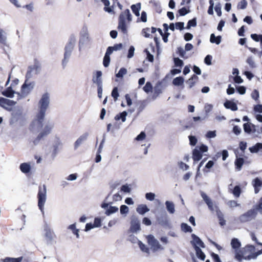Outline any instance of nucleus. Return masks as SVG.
<instances>
[{
  "mask_svg": "<svg viewBox=\"0 0 262 262\" xmlns=\"http://www.w3.org/2000/svg\"><path fill=\"white\" fill-rule=\"evenodd\" d=\"M130 190L131 188L127 184L123 185L121 187V191H123L125 193H129Z\"/></svg>",
  "mask_w": 262,
  "mask_h": 262,
  "instance_id": "680f3d73",
  "label": "nucleus"
},
{
  "mask_svg": "<svg viewBox=\"0 0 262 262\" xmlns=\"http://www.w3.org/2000/svg\"><path fill=\"white\" fill-rule=\"evenodd\" d=\"M89 136V133H85L80 136L74 143V148L76 149L84 141H85Z\"/></svg>",
  "mask_w": 262,
  "mask_h": 262,
  "instance_id": "412c9836",
  "label": "nucleus"
},
{
  "mask_svg": "<svg viewBox=\"0 0 262 262\" xmlns=\"http://www.w3.org/2000/svg\"><path fill=\"white\" fill-rule=\"evenodd\" d=\"M50 102V94L48 93L42 94L38 103V112L32 121V130H36L41 126V121L45 119L46 112L49 106Z\"/></svg>",
  "mask_w": 262,
  "mask_h": 262,
  "instance_id": "f257e3e1",
  "label": "nucleus"
},
{
  "mask_svg": "<svg viewBox=\"0 0 262 262\" xmlns=\"http://www.w3.org/2000/svg\"><path fill=\"white\" fill-rule=\"evenodd\" d=\"M189 140L190 142V144L192 146H194L196 145L198 140L195 136H189Z\"/></svg>",
  "mask_w": 262,
  "mask_h": 262,
  "instance_id": "0e129e2a",
  "label": "nucleus"
},
{
  "mask_svg": "<svg viewBox=\"0 0 262 262\" xmlns=\"http://www.w3.org/2000/svg\"><path fill=\"white\" fill-rule=\"evenodd\" d=\"M178 165L180 168L183 170H187L189 168V166L187 164L183 163V162H179Z\"/></svg>",
  "mask_w": 262,
  "mask_h": 262,
  "instance_id": "774afa93",
  "label": "nucleus"
},
{
  "mask_svg": "<svg viewBox=\"0 0 262 262\" xmlns=\"http://www.w3.org/2000/svg\"><path fill=\"white\" fill-rule=\"evenodd\" d=\"M110 49H107L106 52L105 54L104 57L103 58V64L105 67H107L109 66L110 62V55L111 54V52L110 51Z\"/></svg>",
  "mask_w": 262,
  "mask_h": 262,
  "instance_id": "a878e982",
  "label": "nucleus"
},
{
  "mask_svg": "<svg viewBox=\"0 0 262 262\" xmlns=\"http://www.w3.org/2000/svg\"><path fill=\"white\" fill-rule=\"evenodd\" d=\"M221 36L216 37L214 34H211L210 40L211 43H215L217 45H219L221 42Z\"/></svg>",
  "mask_w": 262,
  "mask_h": 262,
  "instance_id": "ea45409f",
  "label": "nucleus"
},
{
  "mask_svg": "<svg viewBox=\"0 0 262 262\" xmlns=\"http://www.w3.org/2000/svg\"><path fill=\"white\" fill-rule=\"evenodd\" d=\"M156 195L152 192H148L145 194V198L150 201L154 200Z\"/></svg>",
  "mask_w": 262,
  "mask_h": 262,
  "instance_id": "bf43d9fd",
  "label": "nucleus"
},
{
  "mask_svg": "<svg viewBox=\"0 0 262 262\" xmlns=\"http://www.w3.org/2000/svg\"><path fill=\"white\" fill-rule=\"evenodd\" d=\"M38 206L43 216L44 215V205L47 200V187L45 185L39 186L37 194Z\"/></svg>",
  "mask_w": 262,
  "mask_h": 262,
  "instance_id": "39448f33",
  "label": "nucleus"
},
{
  "mask_svg": "<svg viewBox=\"0 0 262 262\" xmlns=\"http://www.w3.org/2000/svg\"><path fill=\"white\" fill-rule=\"evenodd\" d=\"M253 185L254 187V191L255 193H257L260 191L262 187V180L258 178H255L253 181Z\"/></svg>",
  "mask_w": 262,
  "mask_h": 262,
  "instance_id": "5701e85b",
  "label": "nucleus"
},
{
  "mask_svg": "<svg viewBox=\"0 0 262 262\" xmlns=\"http://www.w3.org/2000/svg\"><path fill=\"white\" fill-rule=\"evenodd\" d=\"M246 62L249 64L250 68L253 69L256 67V64L253 57L249 56L246 60Z\"/></svg>",
  "mask_w": 262,
  "mask_h": 262,
  "instance_id": "37998d69",
  "label": "nucleus"
},
{
  "mask_svg": "<svg viewBox=\"0 0 262 262\" xmlns=\"http://www.w3.org/2000/svg\"><path fill=\"white\" fill-rule=\"evenodd\" d=\"M23 259V257L18 258L6 257L5 259H2L1 262H21Z\"/></svg>",
  "mask_w": 262,
  "mask_h": 262,
  "instance_id": "e433bc0d",
  "label": "nucleus"
},
{
  "mask_svg": "<svg viewBox=\"0 0 262 262\" xmlns=\"http://www.w3.org/2000/svg\"><path fill=\"white\" fill-rule=\"evenodd\" d=\"M191 237L192 238V241H191V244L193 246L194 249H195V247H201L205 248V245L204 243L202 241V240L196 235L193 234L191 235Z\"/></svg>",
  "mask_w": 262,
  "mask_h": 262,
  "instance_id": "a211bd4d",
  "label": "nucleus"
},
{
  "mask_svg": "<svg viewBox=\"0 0 262 262\" xmlns=\"http://www.w3.org/2000/svg\"><path fill=\"white\" fill-rule=\"evenodd\" d=\"M157 221L158 223L164 227L170 228L171 225L168 219L167 215L166 213L158 216Z\"/></svg>",
  "mask_w": 262,
  "mask_h": 262,
  "instance_id": "2eb2a0df",
  "label": "nucleus"
},
{
  "mask_svg": "<svg viewBox=\"0 0 262 262\" xmlns=\"http://www.w3.org/2000/svg\"><path fill=\"white\" fill-rule=\"evenodd\" d=\"M195 251L197 257L200 259L204 260L206 256L205 254L202 252V250L200 249V248L196 247Z\"/></svg>",
  "mask_w": 262,
  "mask_h": 262,
  "instance_id": "58836bf2",
  "label": "nucleus"
},
{
  "mask_svg": "<svg viewBox=\"0 0 262 262\" xmlns=\"http://www.w3.org/2000/svg\"><path fill=\"white\" fill-rule=\"evenodd\" d=\"M262 149V143H257L254 146L249 147V150L251 153H257L259 150Z\"/></svg>",
  "mask_w": 262,
  "mask_h": 262,
  "instance_id": "473e14b6",
  "label": "nucleus"
},
{
  "mask_svg": "<svg viewBox=\"0 0 262 262\" xmlns=\"http://www.w3.org/2000/svg\"><path fill=\"white\" fill-rule=\"evenodd\" d=\"M202 158V154L199 149V146H196L193 150L192 158L194 161H199Z\"/></svg>",
  "mask_w": 262,
  "mask_h": 262,
  "instance_id": "393cba45",
  "label": "nucleus"
},
{
  "mask_svg": "<svg viewBox=\"0 0 262 262\" xmlns=\"http://www.w3.org/2000/svg\"><path fill=\"white\" fill-rule=\"evenodd\" d=\"M102 72L98 71L96 73V75L94 76L92 79L93 83H95L97 87L102 86V80L101 78Z\"/></svg>",
  "mask_w": 262,
  "mask_h": 262,
  "instance_id": "aec40b11",
  "label": "nucleus"
},
{
  "mask_svg": "<svg viewBox=\"0 0 262 262\" xmlns=\"http://www.w3.org/2000/svg\"><path fill=\"white\" fill-rule=\"evenodd\" d=\"M256 215V210L254 209H250L241 215L237 220L240 223H244L252 220L255 218Z\"/></svg>",
  "mask_w": 262,
  "mask_h": 262,
  "instance_id": "0eeeda50",
  "label": "nucleus"
},
{
  "mask_svg": "<svg viewBox=\"0 0 262 262\" xmlns=\"http://www.w3.org/2000/svg\"><path fill=\"white\" fill-rule=\"evenodd\" d=\"M152 89L151 84L149 82H146L145 85L143 87V90L146 93L151 92Z\"/></svg>",
  "mask_w": 262,
  "mask_h": 262,
  "instance_id": "4d7b16f0",
  "label": "nucleus"
},
{
  "mask_svg": "<svg viewBox=\"0 0 262 262\" xmlns=\"http://www.w3.org/2000/svg\"><path fill=\"white\" fill-rule=\"evenodd\" d=\"M7 33L0 28V43L6 45L7 43Z\"/></svg>",
  "mask_w": 262,
  "mask_h": 262,
  "instance_id": "c756f323",
  "label": "nucleus"
},
{
  "mask_svg": "<svg viewBox=\"0 0 262 262\" xmlns=\"http://www.w3.org/2000/svg\"><path fill=\"white\" fill-rule=\"evenodd\" d=\"M244 160L242 158H237L235 161V165L237 171H240L244 164Z\"/></svg>",
  "mask_w": 262,
  "mask_h": 262,
  "instance_id": "c9c22d12",
  "label": "nucleus"
},
{
  "mask_svg": "<svg viewBox=\"0 0 262 262\" xmlns=\"http://www.w3.org/2000/svg\"><path fill=\"white\" fill-rule=\"evenodd\" d=\"M122 197L121 195L118 192L113 195V203L116 202H119L121 201Z\"/></svg>",
  "mask_w": 262,
  "mask_h": 262,
  "instance_id": "13d9d810",
  "label": "nucleus"
},
{
  "mask_svg": "<svg viewBox=\"0 0 262 262\" xmlns=\"http://www.w3.org/2000/svg\"><path fill=\"white\" fill-rule=\"evenodd\" d=\"M146 137V134L144 132H142L140 133L139 135H138L136 138H135V140L138 141H143L144 139H145Z\"/></svg>",
  "mask_w": 262,
  "mask_h": 262,
  "instance_id": "e2e57ef3",
  "label": "nucleus"
},
{
  "mask_svg": "<svg viewBox=\"0 0 262 262\" xmlns=\"http://www.w3.org/2000/svg\"><path fill=\"white\" fill-rule=\"evenodd\" d=\"M140 222L139 220L135 216L131 218L130 230L133 233H136L140 230Z\"/></svg>",
  "mask_w": 262,
  "mask_h": 262,
  "instance_id": "4468645a",
  "label": "nucleus"
},
{
  "mask_svg": "<svg viewBox=\"0 0 262 262\" xmlns=\"http://www.w3.org/2000/svg\"><path fill=\"white\" fill-rule=\"evenodd\" d=\"M138 245L140 248V249L144 252L146 253H149V250L148 247L144 244H143L141 241H138Z\"/></svg>",
  "mask_w": 262,
  "mask_h": 262,
  "instance_id": "09e8293b",
  "label": "nucleus"
},
{
  "mask_svg": "<svg viewBox=\"0 0 262 262\" xmlns=\"http://www.w3.org/2000/svg\"><path fill=\"white\" fill-rule=\"evenodd\" d=\"M76 36L74 34H71L70 36L68 42L64 47L63 58L61 61V64L63 68H65L66 67L70 60L72 51L76 45Z\"/></svg>",
  "mask_w": 262,
  "mask_h": 262,
  "instance_id": "f03ea898",
  "label": "nucleus"
},
{
  "mask_svg": "<svg viewBox=\"0 0 262 262\" xmlns=\"http://www.w3.org/2000/svg\"><path fill=\"white\" fill-rule=\"evenodd\" d=\"M185 50H184L182 48L179 47L178 48V52L180 56L184 59H187L188 58V56H186V53Z\"/></svg>",
  "mask_w": 262,
  "mask_h": 262,
  "instance_id": "8fccbe9b",
  "label": "nucleus"
},
{
  "mask_svg": "<svg viewBox=\"0 0 262 262\" xmlns=\"http://www.w3.org/2000/svg\"><path fill=\"white\" fill-rule=\"evenodd\" d=\"M181 227L182 230L185 232H191L192 231L191 227L186 223H182Z\"/></svg>",
  "mask_w": 262,
  "mask_h": 262,
  "instance_id": "de8ad7c7",
  "label": "nucleus"
},
{
  "mask_svg": "<svg viewBox=\"0 0 262 262\" xmlns=\"http://www.w3.org/2000/svg\"><path fill=\"white\" fill-rule=\"evenodd\" d=\"M44 119H42L41 121V126L38 127V128L36 130H33L31 129V125L32 124V122L30 124L29 129L32 133H39L44 137H47L48 135L50 134L54 128V123L53 121L51 120H48L45 122L44 123H43Z\"/></svg>",
  "mask_w": 262,
  "mask_h": 262,
  "instance_id": "20e7f679",
  "label": "nucleus"
},
{
  "mask_svg": "<svg viewBox=\"0 0 262 262\" xmlns=\"http://www.w3.org/2000/svg\"><path fill=\"white\" fill-rule=\"evenodd\" d=\"M255 247L252 245H247L244 248L236 250L235 255V258L241 262L243 259L250 260L253 259V253L254 252Z\"/></svg>",
  "mask_w": 262,
  "mask_h": 262,
  "instance_id": "7ed1b4c3",
  "label": "nucleus"
},
{
  "mask_svg": "<svg viewBox=\"0 0 262 262\" xmlns=\"http://www.w3.org/2000/svg\"><path fill=\"white\" fill-rule=\"evenodd\" d=\"M16 102L13 100L0 97V106L7 111H11L10 107L15 105Z\"/></svg>",
  "mask_w": 262,
  "mask_h": 262,
  "instance_id": "ddd939ff",
  "label": "nucleus"
},
{
  "mask_svg": "<svg viewBox=\"0 0 262 262\" xmlns=\"http://www.w3.org/2000/svg\"><path fill=\"white\" fill-rule=\"evenodd\" d=\"M196 26V19L193 18V19L189 20L187 23L186 29H189L191 27H195Z\"/></svg>",
  "mask_w": 262,
  "mask_h": 262,
  "instance_id": "3c124183",
  "label": "nucleus"
},
{
  "mask_svg": "<svg viewBox=\"0 0 262 262\" xmlns=\"http://www.w3.org/2000/svg\"><path fill=\"white\" fill-rule=\"evenodd\" d=\"M241 192V188L239 186H236L232 191L233 194L236 198H238Z\"/></svg>",
  "mask_w": 262,
  "mask_h": 262,
  "instance_id": "6e6d98bb",
  "label": "nucleus"
},
{
  "mask_svg": "<svg viewBox=\"0 0 262 262\" xmlns=\"http://www.w3.org/2000/svg\"><path fill=\"white\" fill-rule=\"evenodd\" d=\"M68 229L72 231L73 233L76 236L77 238L79 237V230L78 229H76V224H73L70 225L68 227Z\"/></svg>",
  "mask_w": 262,
  "mask_h": 262,
  "instance_id": "79ce46f5",
  "label": "nucleus"
},
{
  "mask_svg": "<svg viewBox=\"0 0 262 262\" xmlns=\"http://www.w3.org/2000/svg\"><path fill=\"white\" fill-rule=\"evenodd\" d=\"M2 95L9 98H13L14 96V91L11 87L8 88L5 91L2 92Z\"/></svg>",
  "mask_w": 262,
  "mask_h": 262,
  "instance_id": "f704fd0d",
  "label": "nucleus"
},
{
  "mask_svg": "<svg viewBox=\"0 0 262 262\" xmlns=\"http://www.w3.org/2000/svg\"><path fill=\"white\" fill-rule=\"evenodd\" d=\"M231 245L232 248L234 250V253L235 254L236 250H239L241 243L237 238H234L231 241Z\"/></svg>",
  "mask_w": 262,
  "mask_h": 262,
  "instance_id": "cd10ccee",
  "label": "nucleus"
},
{
  "mask_svg": "<svg viewBox=\"0 0 262 262\" xmlns=\"http://www.w3.org/2000/svg\"><path fill=\"white\" fill-rule=\"evenodd\" d=\"M19 168L23 173H27L31 170V165L29 163H23L20 165Z\"/></svg>",
  "mask_w": 262,
  "mask_h": 262,
  "instance_id": "bb28decb",
  "label": "nucleus"
},
{
  "mask_svg": "<svg viewBox=\"0 0 262 262\" xmlns=\"http://www.w3.org/2000/svg\"><path fill=\"white\" fill-rule=\"evenodd\" d=\"M247 6V2L246 0H242L237 5V9H245Z\"/></svg>",
  "mask_w": 262,
  "mask_h": 262,
  "instance_id": "5fc2aeb1",
  "label": "nucleus"
},
{
  "mask_svg": "<svg viewBox=\"0 0 262 262\" xmlns=\"http://www.w3.org/2000/svg\"><path fill=\"white\" fill-rule=\"evenodd\" d=\"M41 70V66L38 62H35L33 65L30 66L28 68L26 77L30 78L33 75L38 74Z\"/></svg>",
  "mask_w": 262,
  "mask_h": 262,
  "instance_id": "9b49d317",
  "label": "nucleus"
},
{
  "mask_svg": "<svg viewBox=\"0 0 262 262\" xmlns=\"http://www.w3.org/2000/svg\"><path fill=\"white\" fill-rule=\"evenodd\" d=\"M227 205L231 208H234L235 207L239 206V204L237 203L236 201L234 200L229 201L227 203Z\"/></svg>",
  "mask_w": 262,
  "mask_h": 262,
  "instance_id": "338daca9",
  "label": "nucleus"
},
{
  "mask_svg": "<svg viewBox=\"0 0 262 262\" xmlns=\"http://www.w3.org/2000/svg\"><path fill=\"white\" fill-rule=\"evenodd\" d=\"M120 15H123V17H124V19L125 20L126 18H127L129 21L132 20V15L128 9L125 10Z\"/></svg>",
  "mask_w": 262,
  "mask_h": 262,
  "instance_id": "a18cd8bd",
  "label": "nucleus"
},
{
  "mask_svg": "<svg viewBox=\"0 0 262 262\" xmlns=\"http://www.w3.org/2000/svg\"><path fill=\"white\" fill-rule=\"evenodd\" d=\"M184 81V79L182 77H178L173 79L172 84L175 86L182 85Z\"/></svg>",
  "mask_w": 262,
  "mask_h": 262,
  "instance_id": "4c0bfd02",
  "label": "nucleus"
},
{
  "mask_svg": "<svg viewBox=\"0 0 262 262\" xmlns=\"http://www.w3.org/2000/svg\"><path fill=\"white\" fill-rule=\"evenodd\" d=\"M112 96L114 98L115 101L118 99V97H119V93L117 87H115L113 89L112 92Z\"/></svg>",
  "mask_w": 262,
  "mask_h": 262,
  "instance_id": "69168bd1",
  "label": "nucleus"
},
{
  "mask_svg": "<svg viewBox=\"0 0 262 262\" xmlns=\"http://www.w3.org/2000/svg\"><path fill=\"white\" fill-rule=\"evenodd\" d=\"M43 138L45 137L39 133L35 138L29 140V146L31 147H34L35 146L38 145L40 143V140Z\"/></svg>",
  "mask_w": 262,
  "mask_h": 262,
  "instance_id": "4be33fe9",
  "label": "nucleus"
},
{
  "mask_svg": "<svg viewBox=\"0 0 262 262\" xmlns=\"http://www.w3.org/2000/svg\"><path fill=\"white\" fill-rule=\"evenodd\" d=\"M200 194L210 210L212 212L215 211L216 212V209H219V207L217 206L214 205L212 200L205 192L201 191H200Z\"/></svg>",
  "mask_w": 262,
  "mask_h": 262,
  "instance_id": "f8f14e48",
  "label": "nucleus"
},
{
  "mask_svg": "<svg viewBox=\"0 0 262 262\" xmlns=\"http://www.w3.org/2000/svg\"><path fill=\"white\" fill-rule=\"evenodd\" d=\"M224 106L226 108L230 109L233 111L237 110V105L233 102L227 101L224 103Z\"/></svg>",
  "mask_w": 262,
  "mask_h": 262,
  "instance_id": "c85d7f7f",
  "label": "nucleus"
},
{
  "mask_svg": "<svg viewBox=\"0 0 262 262\" xmlns=\"http://www.w3.org/2000/svg\"><path fill=\"white\" fill-rule=\"evenodd\" d=\"M148 243L151 246V248L154 251L158 250H163L164 248L160 244L159 242L152 235H149L147 237Z\"/></svg>",
  "mask_w": 262,
  "mask_h": 262,
  "instance_id": "9d476101",
  "label": "nucleus"
},
{
  "mask_svg": "<svg viewBox=\"0 0 262 262\" xmlns=\"http://www.w3.org/2000/svg\"><path fill=\"white\" fill-rule=\"evenodd\" d=\"M127 73V69L124 68H121L118 73L116 74V77L119 78H122Z\"/></svg>",
  "mask_w": 262,
  "mask_h": 262,
  "instance_id": "c03bdc74",
  "label": "nucleus"
},
{
  "mask_svg": "<svg viewBox=\"0 0 262 262\" xmlns=\"http://www.w3.org/2000/svg\"><path fill=\"white\" fill-rule=\"evenodd\" d=\"M216 215L219 220V223L221 226L226 224V221L224 219V214L220 209H216Z\"/></svg>",
  "mask_w": 262,
  "mask_h": 262,
  "instance_id": "72a5a7b5",
  "label": "nucleus"
},
{
  "mask_svg": "<svg viewBox=\"0 0 262 262\" xmlns=\"http://www.w3.org/2000/svg\"><path fill=\"white\" fill-rule=\"evenodd\" d=\"M166 208L170 214H173L175 212L174 205L173 202L167 201L165 202Z\"/></svg>",
  "mask_w": 262,
  "mask_h": 262,
  "instance_id": "7c9ffc66",
  "label": "nucleus"
},
{
  "mask_svg": "<svg viewBox=\"0 0 262 262\" xmlns=\"http://www.w3.org/2000/svg\"><path fill=\"white\" fill-rule=\"evenodd\" d=\"M149 211V209L145 204H140L137 206L136 208V211L141 215H144L145 213L148 212Z\"/></svg>",
  "mask_w": 262,
  "mask_h": 262,
  "instance_id": "b1692460",
  "label": "nucleus"
},
{
  "mask_svg": "<svg viewBox=\"0 0 262 262\" xmlns=\"http://www.w3.org/2000/svg\"><path fill=\"white\" fill-rule=\"evenodd\" d=\"M34 88L33 83H27L26 81L21 86V94L24 96L28 95Z\"/></svg>",
  "mask_w": 262,
  "mask_h": 262,
  "instance_id": "f3484780",
  "label": "nucleus"
},
{
  "mask_svg": "<svg viewBox=\"0 0 262 262\" xmlns=\"http://www.w3.org/2000/svg\"><path fill=\"white\" fill-rule=\"evenodd\" d=\"M127 115V112L126 111H123V112L116 115L115 117V119L116 121L121 120L122 122H124L126 121Z\"/></svg>",
  "mask_w": 262,
  "mask_h": 262,
  "instance_id": "2f4dec72",
  "label": "nucleus"
},
{
  "mask_svg": "<svg viewBox=\"0 0 262 262\" xmlns=\"http://www.w3.org/2000/svg\"><path fill=\"white\" fill-rule=\"evenodd\" d=\"M254 125H252L250 123H246L244 124V129L245 132L250 134L252 132V127H254Z\"/></svg>",
  "mask_w": 262,
  "mask_h": 262,
  "instance_id": "49530a36",
  "label": "nucleus"
},
{
  "mask_svg": "<svg viewBox=\"0 0 262 262\" xmlns=\"http://www.w3.org/2000/svg\"><path fill=\"white\" fill-rule=\"evenodd\" d=\"M150 29L149 28H146L142 30V34L146 38L149 37L150 36Z\"/></svg>",
  "mask_w": 262,
  "mask_h": 262,
  "instance_id": "052dcab7",
  "label": "nucleus"
},
{
  "mask_svg": "<svg viewBox=\"0 0 262 262\" xmlns=\"http://www.w3.org/2000/svg\"><path fill=\"white\" fill-rule=\"evenodd\" d=\"M118 28L119 30H121L123 34H126L127 32V26L123 15L119 16Z\"/></svg>",
  "mask_w": 262,
  "mask_h": 262,
  "instance_id": "6ab92c4d",
  "label": "nucleus"
},
{
  "mask_svg": "<svg viewBox=\"0 0 262 262\" xmlns=\"http://www.w3.org/2000/svg\"><path fill=\"white\" fill-rule=\"evenodd\" d=\"M61 145L62 143L60 139L59 138H56L51 148V152L53 156H56Z\"/></svg>",
  "mask_w": 262,
  "mask_h": 262,
  "instance_id": "dca6fc26",
  "label": "nucleus"
},
{
  "mask_svg": "<svg viewBox=\"0 0 262 262\" xmlns=\"http://www.w3.org/2000/svg\"><path fill=\"white\" fill-rule=\"evenodd\" d=\"M132 10L134 13L137 16H138L140 15V10L141 9V5L140 4H138L137 5H133L131 7Z\"/></svg>",
  "mask_w": 262,
  "mask_h": 262,
  "instance_id": "a19ab883",
  "label": "nucleus"
},
{
  "mask_svg": "<svg viewBox=\"0 0 262 262\" xmlns=\"http://www.w3.org/2000/svg\"><path fill=\"white\" fill-rule=\"evenodd\" d=\"M112 204L113 202H104L101 205V207L105 210V214L107 216H110L118 211V207L112 206Z\"/></svg>",
  "mask_w": 262,
  "mask_h": 262,
  "instance_id": "1a4fd4ad",
  "label": "nucleus"
},
{
  "mask_svg": "<svg viewBox=\"0 0 262 262\" xmlns=\"http://www.w3.org/2000/svg\"><path fill=\"white\" fill-rule=\"evenodd\" d=\"M120 211L121 214L126 215L128 213L129 208L126 205H122L120 207Z\"/></svg>",
  "mask_w": 262,
  "mask_h": 262,
  "instance_id": "603ef678",
  "label": "nucleus"
},
{
  "mask_svg": "<svg viewBox=\"0 0 262 262\" xmlns=\"http://www.w3.org/2000/svg\"><path fill=\"white\" fill-rule=\"evenodd\" d=\"M122 48V43H119L115 45L113 47H109L107 49H110L111 50H110L111 52V54L113 53L114 51H118L120 50Z\"/></svg>",
  "mask_w": 262,
  "mask_h": 262,
  "instance_id": "864d4df0",
  "label": "nucleus"
},
{
  "mask_svg": "<svg viewBox=\"0 0 262 262\" xmlns=\"http://www.w3.org/2000/svg\"><path fill=\"white\" fill-rule=\"evenodd\" d=\"M90 39L88 28L86 27H83L80 32L78 42L79 50H81L84 44L89 42Z\"/></svg>",
  "mask_w": 262,
  "mask_h": 262,
  "instance_id": "423d86ee",
  "label": "nucleus"
},
{
  "mask_svg": "<svg viewBox=\"0 0 262 262\" xmlns=\"http://www.w3.org/2000/svg\"><path fill=\"white\" fill-rule=\"evenodd\" d=\"M43 231L46 242L48 244H51L56 238V235L47 223L44 224Z\"/></svg>",
  "mask_w": 262,
  "mask_h": 262,
  "instance_id": "6e6552de",
  "label": "nucleus"
}]
</instances>
